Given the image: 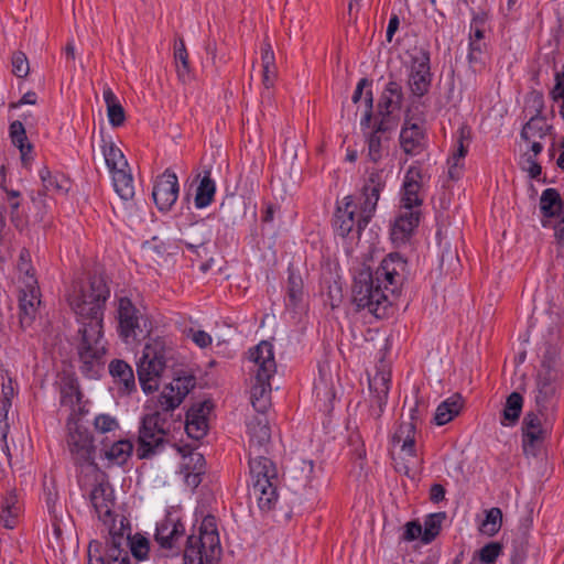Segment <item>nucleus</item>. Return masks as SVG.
I'll return each mask as SVG.
<instances>
[{"label":"nucleus","mask_w":564,"mask_h":564,"mask_svg":"<svg viewBox=\"0 0 564 564\" xmlns=\"http://www.w3.org/2000/svg\"><path fill=\"white\" fill-rule=\"evenodd\" d=\"M484 40V30L478 26L477 22L471 24L470 46L473 50L480 51V42Z\"/></svg>","instance_id":"nucleus-57"},{"label":"nucleus","mask_w":564,"mask_h":564,"mask_svg":"<svg viewBox=\"0 0 564 564\" xmlns=\"http://www.w3.org/2000/svg\"><path fill=\"white\" fill-rule=\"evenodd\" d=\"M371 83L362 78L357 84L352 95V101L358 104V108H364L360 119L361 127H368L371 120L372 110V93L370 90Z\"/></svg>","instance_id":"nucleus-32"},{"label":"nucleus","mask_w":564,"mask_h":564,"mask_svg":"<svg viewBox=\"0 0 564 564\" xmlns=\"http://www.w3.org/2000/svg\"><path fill=\"white\" fill-rule=\"evenodd\" d=\"M381 192V186H366L358 195H348L338 204L335 214V230L349 240V247L357 243L361 231L373 216Z\"/></svg>","instance_id":"nucleus-3"},{"label":"nucleus","mask_w":564,"mask_h":564,"mask_svg":"<svg viewBox=\"0 0 564 564\" xmlns=\"http://www.w3.org/2000/svg\"><path fill=\"white\" fill-rule=\"evenodd\" d=\"M249 467L250 496L257 500L262 511L271 510L278 501L276 488L272 482V478L275 476L272 462L267 457H256L249 460Z\"/></svg>","instance_id":"nucleus-8"},{"label":"nucleus","mask_w":564,"mask_h":564,"mask_svg":"<svg viewBox=\"0 0 564 564\" xmlns=\"http://www.w3.org/2000/svg\"><path fill=\"white\" fill-rule=\"evenodd\" d=\"M549 127L542 118H531L521 130V140L524 145L523 155L538 158L543 150L542 140Z\"/></svg>","instance_id":"nucleus-21"},{"label":"nucleus","mask_w":564,"mask_h":564,"mask_svg":"<svg viewBox=\"0 0 564 564\" xmlns=\"http://www.w3.org/2000/svg\"><path fill=\"white\" fill-rule=\"evenodd\" d=\"M248 361L251 364L250 371L254 376L272 377L276 371L273 345L262 340L249 350Z\"/></svg>","instance_id":"nucleus-19"},{"label":"nucleus","mask_w":564,"mask_h":564,"mask_svg":"<svg viewBox=\"0 0 564 564\" xmlns=\"http://www.w3.org/2000/svg\"><path fill=\"white\" fill-rule=\"evenodd\" d=\"M391 387V375L388 371H377L369 378V390L379 405L386 403Z\"/></svg>","instance_id":"nucleus-38"},{"label":"nucleus","mask_w":564,"mask_h":564,"mask_svg":"<svg viewBox=\"0 0 564 564\" xmlns=\"http://www.w3.org/2000/svg\"><path fill=\"white\" fill-rule=\"evenodd\" d=\"M469 135L468 132L462 128L454 137L453 150L447 159L448 176L452 180L460 177L464 169V160L468 151Z\"/></svg>","instance_id":"nucleus-24"},{"label":"nucleus","mask_w":564,"mask_h":564,"mask_svg":"<svg viewBox=\"0 0 564 564\" xmlns=\"http://www.w3.org/2000/svg\"><path fill=\"white\" fill-rule=\"evenodd\" d=\"M216 194V182L212 178L209 173H205L199 181L196 189L194 205L197 209L208 207Z\"/></svg>","instance_id":"nucleus-37"},{"label":"nucleus","mask_w":564,"mask_h":564,"mask_svg":"<svg viewBox=\"0 0 564 564\" xmlns=\"http://www.w3.org/2000/svg\"><path fill=\"white\" fill-rule=\"evenodd\" d=\"M445 498V489L440 484H434L430 489V499L438 503Z\"/></svg>","instance_id":"nucleus-62"},{"label":"nucleus","mask_w":564,"mask_h":564,"mask_svg":"<svg viewBox=\"0 0 564 564\" xmlns=\"http://www.w3.org/2000/svg\"><path fill=\"white\" fill-rule=\"evenodd\" d=\"M66 445L72 459L78 467V482L82 488L88 484L86 476H98L99 468L95 462L96 445L89 429L78 419L67 421Z\"/></svg>","instance_id":"nucleus-4"},{"label":"nucleus","mask_w":564,"mask_h":564,"mask_svg":"<svg viewBox=\"0 0 564 564\" xmlns=\"http://www.w3.org/2000/svg\"><path fill=\"white\" fill-rule=\"evenodd\" d=\"M36 100H37V96H36V94L34 91H26L21 97V99L17 104L12 105L11 107L18 108V107H21L23 105H35Z\"/></svg>","instance_id":"nucleus-63"},{"label":"nucleus","mask_w":564,"mask_h":564,"mask_svg":"<svg viewBox=\"0 0 564 564\" xmlns=\"http://www.w3.org/2000/svg\"><path fill=\"white\" fill-rule=\"evenodd\" d=\"M165 437V421L159 413L148 414L142 420L139 431L140 458H147L155 454Z\"/></svg>","instance_id":"nucleus-10"},{"label":"nucleus","mask_w":564,"mask_h":564,"mask_svg":"<svg viewBox=\"0 0 564 564\" xmlns=\"http://www.w3.org/2000/svg\"><path fill=\"white\" fill-rule=\"evenodd\" d=\"M165 367L166 347L163 339H151L144 346L142 356L137 364L140 386L145 394H150L159 389Z\"/></svg>","instance_id":"nucleus-7"},{"label":"nucleus","mask_w":564,"mask_h":564,"mask_svg":"<svg viewBox=\"0 0 564 564\" xmlns=\"http://www.w3.org/2000/svg\"><path fill=\"white\" fill-rule=\"evenodd\" d=\"M288 476L304 487H314L319 479L321 468H316L312 459H294L288 468Z\"/></svg>","instance_id":"nucleus-27"},{"label":"nucleus","mask_w":564,"mask_h":564,"mask_svg":"<svg viewBox=\"0 0 564 564\" xmlns=\"http://www.w3.org/2000/svg\"><path fill=\"white\" fill-rule=\"evenodd\" d=\"M178 192L180 185L176 174L171 170H166L156 178L152 197L161 212H167L176 203Z\"/></svg>","instance_id":"nucleus-15"},{"label":"nucleus","mask_w":564,"mask_h":564,"mask_svg":"<svg viewBox=\"0 0 564 564\" xmlns=\"http://www.w3.org/2000/svg\"><path fill=\"white\" fill-rule=\"evenodd\" d=\"M445 519L444 512H436L426 516L424 519V523L422 527V541L424 543L432 542L440 533L442 528V522Z\"/></svg>","instance_id":"nucleus-45"},{"label":"nucleus","mask_w":564,"mask_h":564,"mask_svg":"<svg viewBox=\"0 0 564 564\" xmlns=\"http://www.w3.org/2000/svg\"><path fill=\"white\" fill-rule=\"evenodd\" d=\"M12 67L14 70H30L29 61L24 53L22 52H15L12 55L11 58Z\"/></svg>","instance_id":"nucleus-59"},{"label":"nucleus","mask_w":564,"mask_h":564,"mask_svg":"<svg viewBox=\"0 0 564 564\" xmlns=\"http://www.w3.org/2000/svg\"><path fill=\"white\" fill-rule=\"evenodd\" d=\"M221 552L216 518L207 514L193 527L187 538L184 552L185 564H213L220 558Z\"/></svg>","instance_id":"nucleus-5"},{"label":"nucleus","mask_w":564,"mask_h":564,"mask_svg":"<svg viewBox=\"0 0 564 564\" xmlns=\"http://www.w3.org/2000/svg\"><path fill=\"white\" fill-rule=\"evenodd\" d=\"M91 425L99 435L113 434L120 430L118 419L109 413H98L94 416Z\"/></svg>","instance_id":"nucleus-44"},{"label":"nucleus","mask_w":564,"mask_h":564,"mask_svg":"<svg viewBox=\"0 0 564 564\" xmlns=\"http://www.w3.org/2000/svg\"><path fill=\"white\" fill-rule=\"evenodd\" d=\"M117 313L120 338L127 345L135 344L139 340V335L142 333L138 310L128 297H120Z\"/></svg>","instance_id":"nucleus-12"},{"label":"nucleus","mask_w":564,"mask_h":564,"mask_svg":"<svg viewBox=\"0 0 564 564\" xmlns=\"http://www.w3.org/2000/svg\"><path fill=\"white\" fill-rule=\"evenodd\" d=\"M556 391V386L553 381H543L541 377L538 380V395L539 403L545 402L549 397L553 395Z\"/></svg>","instance_id":"nucleus-52"},{"label":"nucleus","mask_w":564,"mask_h":564,"mask_svg":"<svg viewBox=\"0 0 564 564\" xmlns=\"http://www.w3.org/2000/svg\"><path fill=\"white\" fill-rule=\"evenodd\" d=\"M26 271H29V273L31 274H34V271L30 264V254L28 251L23 250L20 253L19 281H22V279L25 276Z\"/></svg>","instance_id":"nucleus-58"},{"label":"nucleus","mask_w":564,"mask_h":564,"mask_svg":"<svg viewBox=\"0 0 564 564\" xmlns=\"http://www.w3.org/2000/svg\"><path fill=\"white\" fill-rule=\"evenodd\" d=\"M391 447L394 453H398L408 463H413L417 458L416 430L413 422H402L399 424L392 433Z\"/></svg>","instance_id":"nucleus-17"},{"label":"nucleus","mask_w":564,"mask_h":564,"mask_svg":"<svg viewBox=\"0 0 564 564\" xmlns=\"http://www.w3.org/2000/svg\"><path fill=\"white\" fill-rule=\"evenodd\" d=\"M422 525L419 522L410 521L404 525L403 540L411 542L419 538L422 539Z\"/></svg>","instance_id":"nucleus-55"},{"label":"nucleus","mask_w":564,"mask_h":564,"mask_svg":"<svg viewBox=\"0 0 564 564\" xmlns=\"http://www.w3.org/2000/svg\"><path fill=\"white\" fill-rule=\"evenodd\" d=\"M523 406V398L518 392H512L506 401L503 411H502V419L501 424L503 426H513L517 424L520 414L522 412Z\"/></svg>","instance_id":"nucleus-40"},{"label":"nucleus","mask_w":564,"mask_h":564,"mask_svg":"<svg viewBox=\"0 0 564 564\" xmlns=\"http://www.w3.org/2000/svg\"><path fill=\"white\" fill-rule=\"evenodd\" d=\"M8 195V203L10 208V217L15 226H19L21 217L19 215L20 208V193L18 191H6Z\"/></svg>","instance_id":"nucleus-51"},{"label":"nucleus","mask_w":564,"mask_h":564,"mask_svg":"<svg viewBox=\"0 0 564 564\" xmlns=\"http://www.w3.org/2000/svg\"><path fill=\"white\" fill-rule=\"evenodd\" d=\"M404 63L410 70H429L430 56L423 48L414 47L405 53Z\"/></svg>","instance_id":"nucleus-46"},{"label":"nucleus","mask_w":564,"mask_h":564,"mask_svg":"<svg viewBox=\"0 0 564 564\" xmlns=\"http://www.w3.org/2000/svg\"><path fill=\"white\" fill-rule=\"evenodd\" d=\"M519 163L522 170L527 172L531 178H536L540 176L542 169L538 163L536 158L521 154Z\"/></svg>","instance_id":"nucleus-50"},{"label":"nucleus","mask_w":564,"mask_h":564,"mask_svg":"<svg viewBox=\"0 0 564 564\" xmlns=\"http://www.w3.org/2000/svg\"><path fill=\"white\" fill-rule=\"evenodd\" d=\"M405 269V261L398 253L387 256L378 267L375 275L361 271L355 276L352 301L359 310L367 311L376 317L386 315L391 305L390 294L399 284V276Z\"/></svg>","instance_id":"nucleus-2"},{"label":"nucleus","mask_w":564,"mask_h":564,"mask_svg":"<svg viewBox=\"0 0 564 564\" xmlns=\"http://www.w3.org/2000/svg\"><path fill=\"white\" fill-rule=\"evenodd\" d=\"M20 282V312L21 324L28 326L35 318L37 307L41 304V294L37 280L34 274L26 271L25 276Z\"/></svg>","instance_id":"nucleus-13"},{"label":"nucleus","mask_w":564,"mask_h":564,"mask_svg":"<svg viewBox=\"0 0 564 564\" xmlns=\"http://www.w3.org/2000/svg\"><path fill=\"white\" fill-rule=\"evenodd\" d=\"M11 406V400L0 399V449L9 464L11 463V454L7 437L9 432L8 413Z\"/></svg>","instance_id":"nucleus-42"},{"label":"nucleus","mask_w":564,"mask_h":564,"mask_svg":"<svg viewBox=\"0 0 564 564\" xmlns=\"http://www.w3.org/2000/svg\"><path fill=\"white\" fill-rule=\"evenodd\" d=\"M502 549L501 543L489 542L474 553L469 564H495L502 554Z\"/></svg>","instance_id":"nucleus-43"},{"label":"nucleus","mask_w":564,"mask_h":564,"mask_svg":"<svg viewBox=\"0 0 564 564\" xmlns=\"http://www.w3.org/2000/svg\"><path fill=\"white\" fill-rule=\"evenodd\" d=\"M400 143L408 154H417L424 148V131L419 122L406 119L400 133Z\"/></svg>","instance_id":"nucleus-28"},{"label":"nucleus","mask_w":564,"mask_h":564,"mask_svg":"<svg viewBox=\"0 0 564 564\" xmlns=\"http://www.w3.org/2000/svg\"><path fill=\"white\" fill-rule=\"evenodd\" d=\"M422 212L399 208L391 224L390 237L395 246L406 243L416 231L421 221Z\"/></svg>","instance_id":"nucleus-18"},{"label":"nucleus","mask_w":564,"mask_h":564,"mask_svg":"<svg viewBox=\"0 0 564 564\" xmlns=\"http://www.w3.org/2000/svg\"><path fill=\"white\" fill-rule=\"evenodd\" d=\"M351 445L355 446V455L358 458L366 457V448H365L364 442L360 440L359 435L351 437Z\"/></svg>","instance_id":"nucleus-64"},{"label":"nucleus","mask_w":564,"mask_h":564,"mask_svg":"<svg viewBox=\"0 0 564 564\" xmlns=\"http://www.w3.org/2000/svg\"><path fill=\"white\" fill-rule=\"evenodd\" d=\"M187 336L199 348H207L213 343L212 336L202 329H189Z\"/></svg>","instance_id":"nucleus-53"},{"label":"nucleus","mask_w":564,"mask_h":564,"mask_svg":"<svg viewBox=\"0 0 564 564\" xmlns=\"http://www.w3.org/2000/svg\"><path fill=\"white\" fill-rule=\"evenodd\" d=\"M541 225L552 228L555 237L564 239V203L556 188H545L540 196Z\"/></svg>","instance_id":"nucleus-9"},{"label":"nucleus","mask_w":564,"mask_h":564,"mask_svg":"<svg viewBox=\"0 0 564 564\" xmlns=\"http://www.w3.org/2000/svg\"><path fill=\"white\" fill-rule=\"evenodd\" d=\"M21 513V506L17 494L9 492L0 505V524L7 529H13Z\"/></svg>","instance_id":"nucleus-34"},{"label":"nucleus","mask_w":564,"mask_h":564,"mask_svg":"<svg viewBox=\"0 0 564 564\" xmlns=\"http://www.w3.org/2000/svg\"><path fill=\"white\" fill-rule=\"evenodd\" d=\"M249 436V460L251 458L264 457L270 441V427L264 416H256L247 424Z\"/></svg>","instance_id":"nucleus-22"},{"label":"nucleus","mask_w":564,"mask_h":564,"mask_svg":"<svg viewBox=\"0 0 564 564\" xmlns=\"http://www.w3.org/2000/svg\"><path fill=\"white\" fill-rule=\"evenodd\" d=\"M432 73H411L410 87L414 95L423 96L430 87Z\"/></svg>","instance_id":"nucleus-47"},{"label":"nucleus","mask_w":564,"mask_h":564,"mask_svg":"<svg viewBox=\"0 0 564 564\" xmlns=\"http://www.w3.org/2000/svg\"><path fill=\"white\" fill-rule=\"evenodd\" d=\"M9 137L14 147L19 149L23 164L32 161V144L29 142L23 123L15 120L10 123Z\"/></svg>","instance_id":"nucleus-33"},{"label":"nucleus","mask_w":564,"mask_h":564,"mask_svg":"<svg viewBox=\"0 0 564 564\" xmlns=\"http://www.w3.org/2000/svg\"><path fill=\"white\" fill-rule=\"evenodd\" d=\"M180 456L178 473L187 486L196 488L205 473L204 456L188 446L176 447Z\"/></svg>","instance_id":"nucleus-14"},{"label":"nucleus","mask_w":564,"mask_h":564,"mask_svg":"<svg viewBox=\"0 0 564 564\" xmlns=\"http://www.w3.org/2000/svg\"><path fill=\"white\" fill-rule=\"evenodd\" d=\"M109 372L122 393L129 394L135 390L134 373L129 364L123 360H112L109 365Z\"/></svg>","instance_id":"nucleus-30"},{"label":"nucleus","mask_w":564,"mask_h":564,"mask_svg":"<svg viewBox=\"0 0 564 564\" xmlns=\"http://www.w3.org/2000/svg\"><path fill=\"white\" fill-rule=\"evenodd\" d=\"M368 152L369 158L373 162H378L379 160H381L384 154V147L382 140L377 132L371 133L368 139Z\"/></svg>","instance_id":"nucleus-48"},{"label":"nucleus","mask_w":564,"mask_h":564,"mask_svg":"<svg viewBox=\"0 0 564 564\" xmlns=\"http://www.w3.org/2000/svg\"><path fill=\"white\" fill-rule=\"evenodd\" d=\"M552 99L561 102L560 115L564 119V73H556L555 86L551 91Z\"/></svg>","instance_id":"nucleus-49"},{"label":"nucleus","mask_w":564,"mask_h":564,"mask_svg":"<svg viewBox=\"0 0 564 564\" xmlns=\"http://www.w3.org/2000/svg\"><path fill=\"white\" fill-rule=\"evenodd\" d=\"M208 406L199 403L192 406L186 413L185 431L191 438H203L208 430Z\"/></svg>","instance_id":"nucleus-26"},{"label":"nucleus","mask_w":564,"mask_h":564,"mask_svg":"<svg viewBox=\"0 0 564 564\" xmlns=\"http://www.w3.org/2000/svg\"><path fill=\"white\" fill-rule=\"evenodd\" d=\"M423 181L421 165L415 162L406 170L403 182L399 192L400 205L399 208L422 212L423 204Z\"/></svg>","instance_id":"nucleus-11"},{"label":"nucleus","mask_w":564,"mask_h":564,"mask_svg":"<svg viewBox=\"0 0 564 564\" xmlns=\"http://www.w3.org/2000/svg\"><path fill=\"white\" fill-rule=\"evenodd\" d=\"M88 497L98 519L104 523L111 521L113 500L108 488L102 484H97L89 490Z\"/></svg>","instance_id":"nucleus-25"},{"label":"nucleus","mask_w":564,"mask_h":564,"mask_svg":"<svg viewBox=\"0 0 564 564\" xmlns=\"http://www.w3.org/2000/svg\"><path fill=\"white\" fill-rule=\"evenodd\" d=\"M272 377L254 376L250 388V400L256 411L263 413L270 405Z\"/></svg>","instance_id":"nucleus-29"},{"label":"nucleus","mask_w":564,"mask_h":564,"mask_svg":"<svg viewBox=\"0 0 564 564\" xmlns=\"http://www.w3.org/2000/svg\"><path fill=\"white\" fill-rule=\"evenodd\" d=\"M195 380L192 376H178L165 384L160 392L158 403L165 411L176 409L194 388Z\"/></svg>","instance_id":"nucleus-16"},{"label":"nucleus","mask_w":564,"mask_h":564,"mask_svg":"<svg viewBox=\"0 0 564 564\" xmlns=\"http://www.w3.org/2000/svg\"><path fill=\"white\" fill-rule=\"evenodd\" d=\"M502 525V511L492 507L485 510L484 518L478 522V531L488 538L495 536Z\"/></svg>","instance_id":"nucleus-39"},{"label":"nucleus","mask_w":564,"mask_h":564,"mask_svg":"<svg viewBox=\"0 0 564 564\" xmlns=\"http://www.w3.org/2000/svg\"><path fill=\"white\" fill-rule=\"evenodd\" d=\"M174 58L177 67H188V55L183 40H178L177 42H175Z\"/></svg>","instance_id":"nucleus-54"},{"label":"nucleus","mask_w":564,"mask_h":564,"mask_svg":"<svg viewBox=\"0 0 564 564\" xmlns=\"http://www.w3.org/2000/svg\"><path fill=\"white\" fill-rule=\"evenodd\" d=\"M100 150L115 192L122 200L132 199L134 196V181L123 152L110 137L101 138Z\"/></svg>","instance_id":"nucleus-6"},{"label":"nucleus","mask_w":564,"mask_h":564,"mask_svg":"<svg viewBox=\"0 0 564 564\" xmlns=\"http://www.w3.org/2000/svg\"><path fill=\"white\" fill-rule=\"evenodd\" d=\"M302 295V281L299 276L290 275L289 278V296L293 303L300 301Z\"/></svg>","instance_id":"nucleus-56"},{"label":"nucleus","mask_w":564,"mask_h":564,"mask_svg":"<svg viewBox=\"0 0 564 564\" xmlns=\"http://www.w3.org/2000/svg\"><path fill=\"white\" fill-rule=\"evenodd\" d=\"M185 533V525L175 513L166 514L156 523L155 540L161 547L173 549L178 545Z\"/></svg>","instance_id":"nucleus-20"},{"label":"nucleus","mask_w":564,"mask_h":564,"mask_svg":"<svg viewBox=\"0 0 564 564\" xmlns=\"http://www.w3.org/2000/svg\"><path fill=\"white\" fill-rule=\"evenodd\" d=\"M39 176L47 192L63 193L68 191V180L63 174H53L47 166L40 169Z\"/></svg>","instance_id":"nucleus-41"},{"label":"nucleus","mask_w":564,"mask_h":564,"mask_svg":"<svg viewBox=\"0 0 564 564\" xmlns=\"http://www.w3.org/2000/svg\"><path fill=\"white\" fill-rule=\"evenodd\" d=\"M261 61L263 70H269L271 67H274V54L270 45L262 47Z\"/></svg>","instance_id":"nucleus-60"},{"label":"nucleus","mask_w":564,"mask_h":564,"mask_svg":"<svg viewBox=\"0 0 564 564\" xmlns=\"http://www.w3.org/2000/svg\"><path fill=\"white\" fill-rule=\"evenodd\" d=\"M102 98L106 104L109 123L112 127H120L126 120L124 109L109 86L104 87Z\"/></svg>","instance_id":"nucleus-36"},{"label":"nucleus","mask_w":564,"mask_h":564,"mask_svg":"<svg viewBox=\"0 0 564 564\" xmlns=\"http://www.w3.org/2000/svg\"><path fill=\"white\" fill-rule=\"evenodd\" d=\"M543 438V429L538 415L527 414L523 421V449L525 454H533L536 445Z\"/></svg>","instance_id":"nucleus-31"},{"label":"nucleus","mask_w":564,"mask_h":564,"mask_svg":"<svg viewBox=\"0 0 564 564\" xmlns=\"http://www.w3.org/2000/svg\"><path fill=\"white\" fill-rule=\"evenodd\" d=\"M133 443L128 438H120L112 443H102L100 457L107 467L124 466L133 454Z\"/></svg>","instance_id":"nucleus-23"},{"label":"nucleus","mask_w":564,"mask_h":564,"mask_svg":"<svg viewBox=\"0 0 564 564\" xmlns=\"http://www.w3.org/2000/svg\"><path fill=\"white\" fill-rule=\"evenodd\" d=\"M399 25H400L399 17L397 14H392L389 20L387 33H386V39H387L388 43L392 42L393 36L399 29Z\"/></svg>","instance_id":"nucleus-61"},{"label":"nucleus","mask_w":564,"mask_h":564,"mask_svg":"<svg viewBox=\"0 0 564 564\" xmlns=\"http://www.w3.org/2000/svg\"><path fill=\"white\" fill-rule=\"evenodd\" d=\"M110 290L102 278H94L87 284L74 281L66 292V300L80 324L82 340L78 358L82 372L96 378L107 352L102 334L104 307Z\"/></svg>","instance_id":"nucleus-1"},{"label":"nucleus","mask_w":564,"mask_h":564,"mask_svg":"<svg viewBox=\"0 0 564 564\" xmlns=\"http://www.w3.org/2000/svg\"><path fill=\"white\" fill-rule=\"evenodd\" d=\"M462 408L463 400L459 395H452L447 398L437 405L434 414V423L437 426L449 423L460 413Z\"/></svg>","instance_id":"nucleus-35"}]
</instances>
